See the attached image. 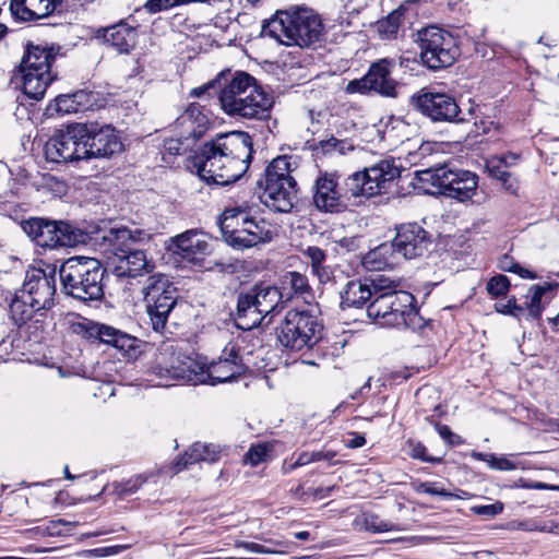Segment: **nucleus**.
<instances>
[{
	"mask_svg": "<svg viewBox=\"0 0 559 559\" xmlns=\"http://www.w3.org/2000/svg\"><path fill=\"white\" fill-rule=\"evenodd\" d=\"M253 152L249 133H222L200 147L193 157V166L207 183L226 186L248 171Z\"/></svg>",
	"mask_w": 559,
	"mask_h": 559,
	"instance_id": "obj_1",
	"label": "nucleus"
},
{
	"mask_svg": "<svg viewBox=\"0 0 559 559\" xmlns=\"http://www.w3.org/2000/svg\"><path fill=\"white\" fill-rule=\"evenodd\" d=\"M373 298L367 307V314L381 326L420 330L426 321L420 317L415 297L405 290H397V283L383 275L376 276Z\"/></svg>",
	"mask_w": 559,
	"mask_h": 559,
	"instance_id": "obj_2",
	"label": "nucleus"
},
{
	"mask_svg": "<svg viewBox=\"0 0 559 559\" xmlns=\"http://www.w3.org/2000/svg\"><path fill=\"white\" fill-rule=\"evenodd\" d=\"M265 36L282 45L309 47L323 36L321 17L309 8H290L277 11L262 26Z\"/></svg>",
	"mask_w": 559,
	"mask_h": 559,
	"instance_id": "obj_3",
	"label": "nucleus"
},
{
	"mask_svg": "<svg viewBox=\"0 0 559 559\" xmlns=\"http://www.w3.org/2000/svg\"><path fill=\"white\" fill-rule=\"evenodd\" d=\"M105 273L99 260L82 255L69 258L59 270L64 294L84 302L104 297Z\"/></svg>",
	"mask_w": 559,
	"mask_h": 559,
	"instance_id": "obj_4",
	"label": "nucleus"
},
{
	"mask_svg": "<svg viewBox=\"0 0 559 559\" xmlns=\"http://www.w3.org/2000/svg\"><path fill=\"white\" fill-rule=\"evenodd\" d=\"M296 167L294 157L278 156L267 165L263 177L257 181V186L263 189L261 201L272 211L288 213L294 207L297 182L292 173Z\"/></svg>",
	"mask_w": 559,
	"mask_h": 559,
	"instance_id": "obj_5",
	"label": "nucleus"
},
{
	"mask_svg": "<svg viewBox=\"0 0 559 559\" xmlns=\"http://www.w3.org/2000/svg\"><path fill=\"white\" fill-rule=\"evenodd\" d=\"M56 59L53 47L43 44L27 43L19 67L23 92L32 99L44 97L47 87L53 81L51 64Z\"/></svg>",
	"mask_w": 559,
	"mask_h": 559,
	"instance_id": "obj_6",
	"label": "nucleus"
},
{
	"mask_svg": "<svg viewBox=\"0 0 559 559\" xmlns=\"http://www.w3.org/2000/svg\"><path fill=\"white\" fill-rule=\"evenodd\" d=\"M401 176V168L393 159H382L362 171H357L344 181V204L352 199L370 198L388 191L389 186Z\"/></svg>",
	"mask_w": 559,
	"mask_h": 559,
	"instance_id": "obj_7",
	"label": "nucleus"
},
{
	"mask_svg": "<svg viewBox=\"0 0 559 559\" xmlns=\"http://www.w3.org/2000/svg\"><path fill=\"white\" fill-rule=\"evenodd\" d=\"M323 325L308 310H288L278 328L281 345L290 352L311 349L322 338Z\"/></svg>",
	"mask_w": 559,
	"mask_h": 559,
	"instance_id": "obj_8",
	"label": "nucleus"
},
{
	"mask_svg": "<svg viewBox=\"0 0 559 559\" xmlns=\"http://www.w3.org/2000/svg\"><path fill=\"white\" fill-rule=\"evenodd\" d=\"M420 182L430 185L439 193L461 202L471 200L476 193L477 176L468 170L454 169L448 165L417 171Z\"/></svg>",
	"mask_w": 559,
	"mask_h": 559,
	"instance_id": "obj_9",
	"label": "nucleus"
},
{
	"mask_svg": "<svg viewBox=\"0 0 559 559\" xmlns=\"http://www.w3.org/2000/svg\"><path fill=\"white\" fill-rule=\"evenodd\" d=\"M416 43L420 48L423 63L431 70L452 66L460 55L455 37L437 26H428L418 31Z\"/></svg>",
	"mask_w": 559,
	"mask_h": 559,
	"instance_id": "obj_10",
	"label": "nucleus"
},
{
	"mask_svg": "<svg viewBox=\"0 0 559 559\" xmlns=\"http://www.w3.org/2000/svg\"><path fill=\"white\" fill-rule=\"evenodd\" d=\"M22 229L37 246L48 249L74 247L84 240L79 228L63 221L34 217L24 221Z\"/></svg>",
	"mask_w": 559,
	"mask_h": 559,
	"instance_id": "obj_11",
	"label": "nucleus"
},
{
	"mask_svg": "<svg viewBox=\"0 0 559 559\" xmlns=\"http://www.w3.org/2000/svg\"><path fill=\"white\" fill-rule=\"evenodd\" d=\"M86 135L85 124L82 123L71 124L66 130H59L45 145L46 159L52 163L85 160L87 151L84 146V138Z\"/></svg>",
	"mask_w": 559,
	"mask_h": 559,
	"instance_id": "obj_12",
	"label": "nucleus"
},
{
	"mask_svg": "<svg viewBox=\"0 0 559 559\" xmlns=\"http://www.w3.org/2000/svg\"><path fill=\"white\" fill-rule=\"evenodd\" d=\"M394 61L383 58L373 62L368 72L358 80L347 83L345 91L349 94H368L374 92L384 97H396V81L391 76Z\"/></svg>",
	"mask_w": 559,
	"mask_h": 559,
	"instance_id": "obj_13",
	"label": "nucleus"
},
{
	"mask_svg": "<svg viewBox=\"0 0 559 559\" xmlns=\"http://www.w3.org/2000/svg\"><path fill=\"white\" fill-rule=\"evenodd\" d=\"M70 329L73 334L86 340L99 341L124 354H129L136 348V338L134 336L107 324L80 319L71 322Z\"/></svg>",
	"mask_w": 559,
	"mask_h": 559,
	"instance_id": "obj_14",
	"label": "nucleus"
},
{
	"mask_svg": "<svg viewBox=\"0 0 559 559\" xmlns=\"http://www.w3.org/2000/svg\"><path fill=\"white\" fill-rule=\"evenodd\" d=\"M411 106L432 121L452 122L460 112L456 100L445 94L423 88L412 95Z\"/></svg>",
	"mask_w": 559,
	"mask_h": 559,
	"instance_id": "obj_15",
	"label": "nucleus"
},
{
	"mask_svg": "<svg viewBox=\"0 0 559 559\" xmlns=\"http://www.w3.org/2000/svg\"><path fill=\"white\" fill-rule=\"evenodd\" d=\"M342 187L334 173L320 171L312 186V201L320 212L336 213L344 210Z\"/></svg>",
	"mask_w": 559,
	"mask_h": 559,
	"instance_id": "obj_16",
	"label": "nucleus"
},
{
	"mask_svg": "<svg viewBox=\"0 0 559 559\" xmlns=\"http://www.w3.org/2000/svg\"><path fill=\"white\" fill-rule=\"evenodd\" d=\"M85 131L87 133L84 138V146L87 151L85 160L109 158L123 148L122 142L110 126L98 128L95 124H85Z\"/></svg>",
	"mask_w": 559,
	"mask_h": 559,
	"instance_id": "obj_17",
	"label": "nucleus"
},
{
	"mask_svg": "<svg viewBox=\"0 0 559 559\" xmlns=\"http://www.w3.org/2000/svg\"><path fill=\"white\" fill-rule=\"evenodd\" d=\"M392 241L400 259L405 260L424 255L431 245L428 231L416 223L400 226Z\"/></svg>",
	"mask_w": 559,
	"mask_h": 559,
	"instance_id": "obj_18",
	"label": "nucleus"
},
{
	"mask_svg": "<svg viewBox=\"0 0 559 559\" xmlns=\"http://www.w3.org/2000/svg\"><path fill=\"white\" fill-rule=\"evenodd\" d=\"M19 290L24 293V296H28V299L37 306V309L43 311L49 310L55 304V275H47L40 269L33 270L26 274L24 283Z\"/></svg>",
	"mask_w": 559,
	"mask_h": 559,
	"instance_id": "obj_19",
	"label": "nucleus"
},
{
	"mask_svg": "<svg viewBox=\"0 0 559 559\" xmlns=\"http://www.w3.org/2000/svg\"><path fill=\"white\" fill-rule=\"evenodd\" d=\"M245 372V366L235 344H228L222 356L206 366L207 384L215 385L235 379Z\"/></svg>",
	"mask_w": 559,
	"mask_h": 559,
	"instance_id": "obj_20",
	"label": "nucleus"
},
{
	"mask_svg": "<svg viewBox=\"0 0 559 559\" xmlns=\"http://www.w3.org/2000/svg\"><path fill=\"white\" fill-rule=\"evenodd\" d=\"M219 103L226 112L230 108H236L239 98H242L249 88H257L255 79L247 72L237 71L231 73L229 70L225 72V76L221 78Z\"/></svg>",
	"mask_w": 559,
	"mask_h": 559,
	"instance_id": "obj_21",
	"label": "nucleus"
},
{
	"mask_svg": "<svg viewBox=\"0 0 559 559\" xmlns=\"http://www.w3.org/2000/svg\"><path fill=\"white\" fill-rule=\"evenodd\" d=\"M248 92L242 98L238 99L236 108H230L226 114L245 119L261 120L267 118L273 104L272 98L261 86L249 88Z\"/></svg>",
	"mask_w": 559,
	"mask_h": 559,
	"instance_id": "obj_22",
	"label": "nucleus"
},
{
	"mask_svg": "<svg viewBox=\"0 0 559 559\" xmlns=\"http://www.w3.org/2000/svg\"><path fill=\"white\" fill-rule=\"evenodd\" d=\"M209 249L206 236L195 229L187 230L174 238V253L193 264H200Z\"/></svg>",
	"mask_w": 559,
	"mask_h": 559,
	"instance_id": "obj_23",
	"label": "nucleus"
},
{
	"mask_svg": "<svg viewBox=\"0 0 559 559\" xmlns=\"http://www.w3.org/2000/svg\"><path fill=\"white\" fill-rule=\"evenodd\" d=\"M96 38L118 53H129L136 46L138 31L128 23L120 21L115 25L99 28L96 32Z\"/></svg>",
	"mask_w": 559,
	"mask_h": 559,
	"instance_id": "obj_24",
	"label": "nucleus"
},
{
	"mask_svg": "<svg viewBox=\"0 0 559 559\" xmlns=\"http://www.w3.org/2000/svg\"><path fill=\"white\" fill-rule=\"evenodd\" d=\"M63 0H11L12 15L23 22H31L50 16Z\"/></svg>",
	"mask_w": 559,
	"mask_h": 559,
	"instance_id": "obj_25",
	"label": "nucleus"
},
{
	"mask_svg": "<svg viewBox=\"0 0 559 559\" xmlns=\"http://www.w3.org/2000/svg\"><path fill=\"white\" fill-rule=\"evenodd\" d=\"M210 119L204 112L203 107L198 103L190 104L187 109L177 118L176 127L180 130L185 140H197L201 138Z\"/></svg>",
	"mask_w": 559,
	"mask_h": 559,
	"instance_id": "obj_26",
	"label": "nucleus"
},
{
	"mask_svg": "<svg viewBox=\"0 0 559 559\" xmlns=\"http://www.w3.org/2000/svg\"><path fill=\"white\" fill-rule=\"evenodd\" d=\"M114 273L119 277H136L150 273L154 264L150 262L143 250L134 249L118 258H109Z\"/></svg>",
	"mask_w": 559,
	"mask_h": 559,
	"instance_id": "obj_27",
	"label": "nucleus"
},
{
	"mask_svg": "<svg viewBox=\"0 0 559 559\" xmlns=\"http://www.w3.org/2000/svg\"><path fill=\"white\" fill-rule=\"evenodd\" d=\"M167 372L170 378L192 385L207 384L206 365L190 356H178Z\"/></svg>",
	"mask_w": 559,
	"mask_h": 559,
	"instance_id": "obj_28",
	"label": "nucleus"
},
{
	"mask_svg": "<svg viewBox=\"0 0 559 559\" xmlns=\"http://www.w3.org/2000/svg\"><path fill=\"white\" fill-rule=\"evenodd\" d=\"M234 320L236 325L243 331H249L265 324L266 318L257 306L249 290L238 294Z\"/></svg>",
	"mask_w": 559,
	"mask_h": 559,
	"instance_id": "obj_29",
	"label": "nucleus"
},
{
	"mask_svg": "<svg viewBox=\"0 0 559 559\" xmlns=\"http://www.w3.org/2000/svg\"><path fill=\"white\" fill-rule=\"evenodd\" d=\"M148 235L139 229H130L128 227L110 228L104 236L103 239L108 242L112 258H118L120 254H126L133 251L134 245L147 238Z\"/></svg>",
	"mask_w": 559,
	"mask_h": 559,
	"instance_id": "obj_30",
	"label": "nucleus"
},
{
	"mask_svg": "<svg viewBox=\"0 0 559 559\" xmlns=\"http://www.w3.org/2000/svg\"><path fill=\"white\" fill-rule=\"evenodd\" d=\"M376 277L349 281L341 292V308H361L372 300Z\"/></svg>",
	"mask_w": 559,
	"mask_h": 559,
	"instance_id": "obj_31",
	"label": "nucleus"
},
{
	"mask_svg": "<svg viewBox=\"0 0 559 559\" xmlns=\"http://www.w3.org/2000/svg\"><path fill=\"white\" fill-rule=\"evenodd\" d=\"M248 290L251 293L257 306L266 318L265 325H269L272 321L273 313L277 312L278 308L285 302L284 293L275 286L262 283L252 286Z\"/></svg>",
	"mask_w": 559,
	"mask_h": 559,
	"instance_id": "obj_32",
	"label": "nucleus"
},
{
	"mask_svg": "<svg viewBox=\"0 0 559 559\" xmlns=\"http://www.w3.org/2000/svg\"><path fill=\"white\" fill-rule=\"evenodd\" d=\"M400 260L396 248L393 241H391L381 243L365 254L362 258V265L368 271H380L395 266L399 264Z\"/></svg>",
	"mask_w": 559,
	"mask_h": 559,
	"instance_id": "obj_33",
	"label": "nucleus"
},
{
	"mask_svg": "<svg viewBox=\"0 0 559 559\" xmlns=\"http://www.w3.org/2000/svg\"><path fill=\"white\" fill-rule=\"evenodd\" d=\"M177 299L178 294L175 289L174 294L162 295L158 299L145 305L154 331L163 332L165 330L169 313L176 306Z\"/></svg>",
	"mask_w": 559,
	"mask_h": 559,
	"instance_id": "obj_34",
	"label": "nucleus"
},
{
	"mask_svg": "<svg viewBox=\"0 0 559 559\" xmlns=\"http://www.w3.org/2000/svg\"><path fill=\"white\" fill-rule=\"evenodd\" d=\"M219 457V449L214 444L193 443L185 454L174 463L175 473L200 462L213 463Z\"/></svg>",
	"mask_w": 559,
	"mask_h": 559,
	"instance_id": "obj_35",
	"label": "nucleus"
},
{
	"mask_svg": "<svg viewBox=\"0 0 559 559\" xmlns=\"http://www.w3.org/2000/svg\"><path fill=\"white\" fill-rule=\"evenodd\" d=\"M251 210L252 207L248 203L225 209L218 218L223 238L227 237V230H231V225H236V223L237 229L247 228Z\"/></svg>",
	"mask_w": 559,
	"mask_h": 559,
	"instance_id": "obj_36",
	"label": "nucleus"
},
{
	"mask_svg": "<svg viewBox=\"0 0 559 559\" xmlns=\"http://www.w3.org/2000/svg\"><path fill=\"white\" fill-rule=\"evenodd\" d=\"M10 314L15 324L21 326L35 316L43 317L44 311L37 309V306L28 299V296H24V293L16 290L10 304Z\"/></svg>",
	"mask_w": 559,
	"mask_h": 559,
	"instance_id": "obj_37",
	"label": "nucleus"
},
{
	"mask_svg": "<svg viewBox=\"0 0 559 559\" xmlns=\"http://www.w3.org/2000/svg\"><path fill=\"white\" fill-rule=\"evenodd\" d=\"M177 289L165 274H154L148 276L141 288L145 305L154 299H158L162 295L174 294Z\"/></svg>",
	"mask_w": 559,
	"mask_h": 559,
	"instance_id": "obj_38",
	"label": "nucleus"
},
{
	"mask_svg": "<svg viewBox=\"0 0 559 559\" xmlns=\"http://www.w3.org/2000/svg\"><path fill=\"white\" fill-rule=\"evenodd\" d=\"M507 158H512L513 163H516L518 155L509 153L499 157H492L487 162V169L492 178L503 183L506 190L515 193L518 185L511 180V174L507 170Z\"/></svg>",
	"mask_w": 559,
	"mask_h": 559,
	"instance_id": "obj_39",
	"label": "nucleus"
},
{
	"mask_svg": "<svg viewBox=\"0 0 559 559\" xmlns=\"http://www.w3.org/2000/svg\"><path fill=\"white\" fill-rule=\"evenodd\" d=\"M248 231L254 246L271 242L278 235V227L264 218H258L250 213Z\"/></svg>",
	"mask_w": 559,
	"mask_h": 559,
	"instance_id": "obj_40",
	"label": "nucleus"
},
{
	"mask_svg": "<svg viewBox=\"0 0 559 559\" xmlns=\"http://www.w3.org/2000/svg\"><path fill=\"white\" fill-rule=\"evenodd\" d=\"M558 284L552 285L544 283L542 285H534L528 289L526 300L524 302V312L527 311L528 316L538 319L543 311L542 299L545 295L550 294Z\"/></svg>",
	"mask_w": 559,
	"mask_h": 559,
	"instance_id": "obj_41",
	"label": "nucleus"
},
{
	"mask_svg": "<svg viewBox=\"0 0 559 559\" xmlns=\"http://www.w3.org/2000/svg\"><path fill=\"white\" fill-rule=\"evenodd\" d=\"M282 284L281 290L285 295L284 301L292 299L294 296H302L310 289L307 276L298 272H288L284 275Z\"/></svg>",
	"mask_w": 559,
	"mask_h": 559,
	"instance_id": "obj_42",
	"label": "nucleus"
},
{
	"mask_svg": "<svg viewBox=\"0 0 559 559\" xmlns=\"http://www.w3.org/2000/svg\"><path fill=\"white\" fill-rule=\"evenodd\" d=\"M274 452V442L264 441L253 443L243 456V463L251 466H258L261 463L272 459Z\"/></svg>",
	"mask_w": 559,
	"mask_h": 559,
	"instance_id": "obj_43",
	"label": "nucleus"
},
{
	"mask_svg": "<svg viewBox=\"0 0 559 559\" xmlns=\"http://www.w3.org/2000/svg\"><path fill=\"white\" fill-rule=\"evenodd\" d=\"M233 229L227 230V237L224 238L225 242L234 249L243 250L255 247L250 238L248 228L237 229V224L231 225Z\"/></svg>",
	"mask_w": 559,
	"mask_h": 559,
	"instance_id": "obj_44",
	"label": "nucleus"
},
{
	"mask_svg": "<svg viewBox=\"0 0 559 559\" xmlns=\"http://www.w3.org/2000/svg\"><path fill=\"white\" fill-rule=\"evenodd\" d=\"M415 490L418 493L441 496L444 499H465L469 496V493L464 490H457V492H450L444 488L438 487L436 483H420L415 487Z\"/></svg>",
	"mask_w": 559,
	"mask_h": 559,
	"instance_id": "obj_45",
	"label": "nucleus"
},
{
	"mask_svg": "<svg viewBox=\"0 0 559 559\" xmlns=\"http://www.w3.org/2000/svg\"><path fill=\"white\" fill-rule=\"evenodd\" d=\"M472 457L488 464L491 469L513 471L516 465L506 456L498 457L492 453L472 452Z\"/></svg>",
	"mask_w": 559,
	"mask_h": 559,
	"instance_id": "obj_46",
	"label": "nucleus"
},
{
	"mask_svg": "<svg viewBox=\"0 0 559 559\" xmlns=\"http://www.w3.org/2000/svg\"><path fill=\"white\" fill-rule=\"evenodd\" d=\"M147 478L143 475H136L122 481L112 483V492L119 497H126L136 492Z\"/></svg>",
	"mask_w": 559,
	"mask_h": 559,
	"instance_id": "obj_47",
	"label": "nucleus"
},
{
	"mask_svg": "<svg viewBox=\"0 0 559 559\" xmlns=\"http://www.w3.org/2000/svg\"><path fill=\"white\" fill-rule=\"evenodd\" d=\"M361 520L365 528L373 533L397 531V526L394 523L384 521L379 515L373 513H364Z\"/></svg>",
	"mask_w": 559,
	"mask_h": 559,
	"instance_id": "obj_48",
	"label": "nucleus"
},
{
	"mask_svg": "<svg viewBox=\"0 0 559 559\" xmlns=\"http://www.w3.org/2000/svg\"><path fill=\"white\" fill-rule=\"evenodd\" d=\"M304 253L310 260V265L314 274H317L320 278L323 275H326L323 266L326 254L321 248L317 246H310L305 250Z\"/></svg>",
	"mask_w": 559,
	"mask_h": 559,
	"instance_id": "obj_49",
	"label": "nucleus"
},
{
	"mask_svg": "<svg viewBox=\"0 0 559 559\" xmlns=\"http://www.w3.org/2000/svg\"><path fill=\"white\" fill-rule=\"evenodd\" d=\"M336 452L332 450H321L313 452H301L297 457V465H308L312 462L328 461L330 465H334L337 462L334 461Z\"/></svg>",
	"mask_w": 559,
	"mask_h": 559,
	"instance_id": "obj_50",
	"label": "nucleus"
},
{
	"mask_svg": "<svg viewBox=\"0 0 559 559\" xmlns=\"http://www.w3.org/2000/svg\"><path fill=\"white\" fill-rule=\"evenodd\" d=\"M349 148L346 141L338 140L334 136H331L326 140H322L318 142L314 146V151L319 154H332L334 152L340 153L341 155L345 154L346 150Z\"/></svg>",
	"mask_w": 559,
	"mask_h": 559,
	"instance_id": "obj_51",
	"label": "nucleus"
},
{
	"mask_svg": "<svg viewBox=\"0 0 559 559\" xmlns=\"http://www.w3.org/2000/svg\"><path fill=\"white\" fill-rule=\"evenodd\" d=\"M72 97L80 112L92 109L98 102V93L92 91L80 90L73 93Z\"/></svg>",
	"mask_w": 559,
	"mask_h": 559,
	"instance_id": "obj_52",
	"label": "nucleus"
},
{
	"mask_svg": "<svg viewBox=\"0 0 559 559\" xmlns=\"http://www.w3.org/2000/svg\"><path fill=\"white\" fill-rule=\"evenodd\" d=\"M510 288V281L506 275L499 274L491 277L486 285L488 294L495 298L506 295Z\"/></svg>",
	"mask_w": 559,
	"mask_h": 559,
	"instance_id": "obj_53",
	"label": "nucleus"
},
{
	"mask_svg": "<svg viewBox=\"0 0 559 559\" xmlns=\"http://www.w3.org/2000/svg\"><path fill=\"white\" fill-rule=\"evenodd\" d=\"M401 14L391 13L384 21L378 23V31L385 38L394 36L400 27Z\"/></svg>",
	"mask_w": 559,
	"mask_h": 559,
	"instance_id": "obj_54",
	"label": "nucleus"
},
{
	"mask_svg": "<svg viewBox=\"0 0 559 559\" xmlns=\"http://www.w3.org/2000/svg\"><path fill=\"white\" fill-rule=\"evenodd\" d=\"M495 310L502 314H510L515 318H521L524 314V307L516 304L514 297L510 298L507 302H496Z\"/></svg>",
	"mask_w": 559,
	"mask_h": 559,
	"instance_id": "obj_55",
	"label": "nucleus"
},
{
	"mask_svg": "<svg viewBox=\"0 0 559 559\" xmlns=\"http://www.w3.org/2000/svg\"><path fill=\"white\" fill-rule=\"evenodd\" d=\"M55 106L56 111L61 115L80 112L76 104L74 103V97H72V94L58 96L56 98Z\"/></svg>",
	"mask_w": 559,
	"mask_h": 559,
	"instance_id": "obj_56",
	"label": "nucleus"
},
{
	"mask_svg": "<svg viewBox=\"0 0 559 559\" xmlns=\"http://www.w3.org/2000/svg\"><path fill=\"white\" fill-rule=\"evenodd\" d=\"M519 527L524 531H530V532L538 531V532L559 534V523H557L552 520L545 521L543 523H536V522L521 523L519 525Z\"/></svg>",
	"mask_w": 559,
	"mask_h": 559,
	"instance_id": "obj_57",
	"label": "nucleus"
},
{
	"mask_svg": "<svg viewBox=\"0 0 559 559\" xmlns=\"http://www.w3.org/2000/svg\"><path fill=\"white\" fill-rule=\"evenodd\" d=\"M180 4L182 0H147L144 8L148 13L155 14Z\"/></svg>",
	"mask_w": 559,
	"mask_h": 559,
	"instance_id": "obj_58",
	"label": "nucleus"
},
{
	"mask_svg": "<svg viewBox=\"0 0 559 559\" xmlns=\"http://www.w3.org/2000/svg\"><path fill=\"white\" fill-rule=\"evenodd\" d=\"M409 455L424 462L439 463L441 459L426 455V447L420 442L408 441Z\"/></svg>",
	"mask_w": 559,
	"mask_h": 559,
	"instance_id": "obj_59",
	"label": "nucleus"
},
{
	"mask_svg": "<svg viewBox=\"0 0 559 559\" xmlns=\"http://www.w3.org/2000/svg\"><path fill=\"white\" fill-rule=\"evenodd\" d=\"M471 511L480 516L493 518L503 511V503L500 501H497L492 504L473 506L471 508Z\"/></svg>",
	"mask_w": 559,
	"mask_h": 559,
	"instance_id": "obj_60",
	"label": "nucleus"
},
{
	"mask_svg": "<svg viewBox=\"0 0 559 559\" xmlns=\"http://www.w3.org/2000/svg\"><path fill=\"white\" fill-rule=\"evenodd\" d=\"M124 549H127L126 545L99 547V548L86 550L85 557H87V558L109 557V556L117 555V554L123 551Z\"/></svg>",
	"mask_w": 559,
	"mask_h": 559,
	"instance_id": "obj_61",
	"label": "nucleus"
},
{
	"mask_svg": "<svg viewBox=\"0 0 559 559\" xmlns=\"http://www.w3.org/2000/svg\"><path fill=\"white\" fill-rule=\"evenodd\" d=\"M189 140H185L181 135L178 139H168L164 143L165 152L169 153L170 155H180L182 154L187 148Z\"/></svg>",
	"mask_w": 559,
	"mask_h": 559,
	"instance_id": "obj_62",
	"label": "nucleus"
},
{
	"mask_svg": "<svg viewBox=\"0 0 559 559\" xmlns=\"http://www.w3.org/2000/svg\"><path fill=\"white\" fill-rule=\"evenodd\" d=\"M474 126L477 134H489L491 131L496 133L499 130V124L490 119H480L475 121Z\"/></svg>",
	"mask_w": 559,
	"mask_h": 559,
	"instance_id": "obj_63",
	"label": "nucleus"
},
{
	"mask_svg": "<svg viewBox=\"0 0 559 559\" xmlns=\"http://www.w3.org/2000/svg\"><path fill=\"white\" fill-rule=\"evenodd\" d=\"M437 430L440 437L447 440L452 445H457L463 442L462 438L459 435L452 432L450 427L447 425H438Z\"/></svg>",
	"mask_w": 559,
	"mask_h": 559,
	"instance_id": "obj_64",
	"label": "nucleus"
}]
</instances>
